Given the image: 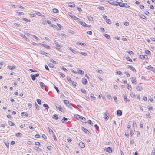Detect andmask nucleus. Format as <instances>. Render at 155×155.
Returning a JSON list of instances; mask_svg holds the SVG:
<instances>
[{
	"mask_svg": "<svg viewBox=\"0 0 155 155\" xmlns=\"http://www.w3.org/2000/svg\"><path fill=\"white\" fill-rule=\"evenodd\" d=\"M110 4H111L114 6H117V4L118 2H117V1H114V0H108L107 1Z\"/></svg>",
	"mask_w": 155,
	"mask_h": 155,
	"instance_id": "nucleus-1",
	"label": "nucleus"
},
{
	"mask_svg": "<svg viewBox=\"0 0 155 155\" xmlns=\"http://www.w3.org/2000/svg\"><path fill=\"white\" fill-rule=\"evenodd\" d=\"M56 109L62 112H64L65 111L64 109L63 108L61 107L60 105L57 104L56 105Z\"/></svg>",
	"mask_w": 155,
	"mask_h": 155,
	"instance_id": "nucleus-2",
	"label": "nucleus"
},
{
	"mask_svg": "<svg viewBox=\"0 0 155 155\" xmlns=\"http://www.w3.org/2000/svg\"><path fill=\"white\" fill-rule=\"evenodd\" d=\"M104 117L105 120L107 121L109 118V114L108 113L107 111L105 112L104 115Z\"/></svg>",
	"mask_w": 155,
	"mask_h": 155,
	"instance_id": "nucleus-3",
	"label": "nucleus"
},
{
	"mask_svg": "<svg viewBox=\"0 0 155 155\" xmlns=\"http://www.w3.org/2000/svg\"><path fill=\"white\" fill-rule=\"evenodd\" d=\"M105 151L109 153H111L112 152L111 148L109 147H106L104 149Z\"/></svg>",
	"mask_w": 155,
	"mask_h": 155,
	"instance_id": "nucleus-4",
	"label": "nucleus"
},
{
	"mask_svg": "<svg viewBox=\"0 0 155 155\" xmlns=\"http://www.w3.org/2000/svg\"><path fill=\"white\" fill-rule=\"evenodd\" d=\"M68 6L69 7H75V5L74 2H70L68 3Z\"/></svg>",
	"mask_w": 155,
	"mask_h": 155,
	"instance_id": "nucleus-5",
	"label": "nucleus"
},
{
	"mask_svg": "<svg viewBox=\"0 0 155 155\" xmlns=\"http://www.w3.org/2000/svg\"><path fill=\"white\" fill-rule=\"evenodd\" d=\"M130 79L131 80V81L132 84H137V81L135 78L133 77L130 78Z\"/></svg>",
	"mask_w": 155,
	"mask_h": 155,
	"instance_id": "nucleus-6",
	"label": "nucleus"
},
{
	"mask_svg": "<svg viewBox=\"0 0 155 155\" xmlns=\"http://www.w3.org/2000/svg\"><path fill=\"white\" fill-rule=\"evenodd\" d=\"M123 97L124 101H126V102L127 101L129 102L130 101L129 99L127 100V97L126 94H123Z\"/></svg>",
	"mask_w": 155,
	"mask_h": 155,
	"instance_id": "nucleus-7",
	"label": "nucleus"
},
{
	"mask_svg": "<svg viewBox=\"0 0 155 155\" xmlns=\"http://www.w3.org/2000/svg\"><path fill=\"white\" fill-rule=\"evenodd\" d=\"M79 145L80 147L82 148H84L85 146L84 143L82 142H80L79 143Z\"/></svg>",
	"mask_w": 155,
	"mask_h": 155,
	"instance_id": "nucleus-8",
	"label": "nucleus"
},
{
	"mask_svg": "<svg viewBox=\"0 0 155 155\" xmlns=\"http://www.w3.org/2000/svg\"><path fill=\"white\" fill-rule=\"evenodd\" d=\"M118 3L117 4L118 6L119 5L120 7H123L125 6V3H122L121 2H118Z\"/></svg>",
	"mask_w": 155,
	"mask_h": 155,
	"instance_id": "nucleus-9",
	"label": "nucleus"
},
{
	"mask_svg": "<svg viewBox=\"0 0 155 155\" xmlns=\"http://www.w3.org/2000/svg\"><path fill=\"white\" fill-rule=\"evenodd\" d=\"M82 82L84 84L86 85L87 83V81L86 79L84 78L82 79Z\"/></svg>",
	"mask_w": 155,
	"mask_h": 155,
	"instance_id": "nucleus-10",
	"label": "nucleus"
},
{
	"mask_svg": "<svg viewBox=\"0 0 155 155\" xmlns=\"http://www.w3.org/2000/svg\"><path fill=\"white\" fill-rule=\"evenodd\" d=\"M79 22L83 26L88 27V25L86 24L84 22L80 21Z\"/></svg>",
	"mask_w": 155,
	"mask_h": 155,
	"instance_id": "nucleus-11",
	"label": "nucleus"
},
{
	"mask_svg": "<svg viewBox=\"0 0 155 155\" xmlns=\"http://www.w3.org/2000/svg\"><path fill=\"white\" fill-rule=\"evenodd\" d=\"M40 85L42 88L44 89H45V85L43 83L40 82Z\"/></svg>",
	"mask_w": 155,
	"mask_h": 155,
	"instance_id": "nucleus-12",
	"label": "nucleus"
},
{
	"mask_svg": "<svg viewBox=\"0 0 155 155\" xmlns=\"http://www.w3.org/2000/svg\"><path fill=\"white\" fill-rule=\"evenodd\" d=\"M136 89L137 90L140 91L142 89V87L141 85H139L137 86Z\"/></svg>",
	"mask_w": 155,
	"mask_h": 155,
	"instance_id": "nucleus-13",
	"label": "nucleus"
},
{
	"mask_svg": "<svg viewBox=\"0 0 155 155\" xmlns=\"http://www.w3.org/2000/svg\"><path fill=\"white\" fill-rule=\"evenodd\" d=\"M33 149L37 151H39L41 150V149L36 146H34L33 147Z\"/></svg>",
	"mask_w": 155,
	"mask_h": 155,
	"instance_id": "nucleus-14",
	"label": "nucleus"
},
{
	"mask_svg": "<svg viewBox=\"0 0 155 155\" xmlns=\"http://www.w3.org/2000/svg\"><path fill=\"white\" fill-rule=\"evenodd\" d=\"M145 56H146V57H147V58H148L147 56L146 55H139V56L140 58L142 60H143L145 58Z\"/></svg>",
	"mask_w": 155,
	"mask_h": 155,
	"instance_id": "nucleus-15",
	"label": "nucleus"
},
{
	"mask_svg": "<svg viewBox=\"0 0 155 155\" xmlns=\"http://www.w3.org/2000/svg\"><path fill=\"white\" fill-rule=\"evenodd\" d=\"M117 114L118 116H120L122 115V112L120 110H118L117 111Z\"/></svg>",
	"mask_w": 155,
	"mask_h": 155,
	"instance_id": "nucleus-16",
	"label": "nucleus"
},
{
	"mask_svg": "<svg viewBox=\"0 0 155 155\" xmlns=\"http://www.w3.org/2000/svg\"><path fill=\"white\" fill-rule=\"evenodd\" d=\"M41 46H43L44 47L46 48H47V49H49V46L48 45H47L45 44H41Z\"/></svg>",
	"mask_w": 155,
	"mask_h": 155,
	"instance_id": "nucleus-17",
	"label": "nucleus"
},
{
	"mask_svg": "<svg viewBox=\"0 0 155 155\" xmlns=\"http://www.w3.org/2000/svg\"><path fill=\"white\" fill-rule=\"evenodd\" d=\"M64 103L67 106H69L70 105L69 101L67 100H64Z\"/></svg>",
	"mask_w": 155,
	"mask_h": 155,
	"instance_id": "nucleus-18",
	"label": "nucleus"
},
{
	"mask_svg": "<svg viewBox=\"0 0 155 155\" xmlns=\"http://www.w3.org/2000/svg\"><path fill=\"white\" fill-rule=\"evenodd\" d=\"M70 16L73 18L74 19H78V18L77 17H76L74 15H73L72 13H70Z\"/></svg>",
	"mask_w": 155,
	"mask_h": 155,
	"instance_id": "nucleus-19",
	"label": "nucleus"
},
{
	"mask_svg": "<svg viewBox=\"0 0 155 155\" xmlns=\"http://www.w3.org/2000/svg\"><path fill=\"white\" fill-rule=\"evenodd\" d=\"M128 67L130 68L134 72H135L136 71L135 68L131 65H128Z\"/></svg>",
	"mask_w": 155,
	"mask_h": 155,
	"instance_id": "nucleus-20",
	"label": "nucleus"
},
{
	"mask_svg": "<svg viewBox=\"0 0 155 155\" xmlns=\"http://www.w3.org/2000/svg\"><path fill=\"white\" fill-rule=\"evenodd\" d=\"M138 16L141 18L144 19H146V17L145 15L142 14H139V15Z\"/></svg>",
	"mask_w": 155,
	"mask_h": 155,
	"instance_id": "nucleus-21",
	"label": "nucleus"
},
{
	"mask_svg": "<svg viewBox=\"0 0 155 155\" xmlns=\"http://www.w3.org/2000/svg\"><path fill=\"white\" fill-rule=\"evenodd\" d=\"M7 67L10 70L14 69L15 68V66H8Z\"/></svg>",
	"mask_w": 155,
	"mask_h": 155,
	"instance_id": "nucleus-22",
	"label": "nucleus"
},
{
	"mask_svg": "<svg viewBox=\"0 0 155 155\" xmlns=\"http://www.w3.org/2000/svg\"><path fill=\"white\" fill-rule=\"evenodd\" d=\"M39 53H40L42 55H46V54H47V53H46L42 50H41L40 51Z\"/></svg>",
	"mask_w": 155,
	"mask_h": 155,
	"instance_id": "nucleus-23",
	"label": "nucleus"
},
{
	"mask_svg": "<svg viewBox=\"0 0 155 155\" xmlns=\"http://www.w3.org/2000/svg\"><path fill=\"white\" fill-rule=\"evenodd\" d=\"M68 120V118L64 117L62 120H61V122L62 123H64L65 122H66Z\"/></svg>",
	"mask_w": 155,
	"mask_h": 155,
	"instance_id": "nucleus-24",
	"label": "nucleus"
},
{
	"mask_svg": "<svg viewBox=\"0 0 155 155\" xmlns=\"http://www.w3.org/2000/svg\"><path fill=\"white\" fill-rule=\"evenodd\" d=\"M15 135L17 137H21L22 136V134L21 133H16Z\"/></svg>",
	"mask_w": 155,
	"mask_h": 155,
	"instance_id": "nucleus-25",
	"label": "nucleus"
},
{
	"mask_svg": "<svg viewBox=\"0 0 155 155\" xmlns=\"http://www.w3.org/2000/svg\"><path fill=\"white\" fill-rule=\"evenodd\" d=\"M74 116L75 117H76L78 119H81L82 117V116H80L78 114H75L74 115Z\"/></svg>",
	"mask_w": 155,
	"mask_h": 155,
	"instance_id": "nucleus-26",
	"label": "nucleus"
},
{
	"mask_svg": "<svg viewBox=\"0 0 155 155\" xmlns=\"http://www.w3.org/2000/svg\"><path fill=\"white\" fill-rule=\"evenodd\" d=\"M21 115L22 116H26L27 117L28 116V114L25 112H22L21 113Z\"/></svg>",
	"mask_w": 155,
	"mask_h": 155,
	"instance_id": "nucleus-27",
	"label": "nucleus"
},
{
	"mask_svg": "<svg viewBox=\"0 0 155 155\" xmlns=\"http://www.w3.org/2000/svg\"><path fill=\"white\" fill-rule=\"evenodd\" d=\"M78 73L82 75L84 74V72L82 70H79L78 71Z\"/></svg>",
	"mask_w": 155,
	"mask_h": 155,
	"instance_id": "nucleus-28",
	"label": "nucleus"
},
{
	"mask_svg": "<svg viewBox=\"0 0 155 155\" xmlns=\"http://www.w3.org/2000/svg\"><path fill=\"white\" fill-rule=\"evenodd\" d=\"M70 50L72 51L74 54H76L78 52L75 50L70 48Z\"/></svg>",
	"mask_w": 155,
	"mask_h": 155,
	"instance_id": "nucleus-29",
	"label": "nucleus"
},
{
	"mask_svg": "<svg viewBox=\"0 0 155 155\" xmlns=\"http://www.w3.org/2000/svg\"><path fill=\"white\" fill-rule=\"evenodd\" d=\"M82 130L85 133L87 134L88 132V131L87 129L84 128L83 127H82Z\"/></svg>",
	"mask_w": 155,
	"mask_h": 155,
	"instance_id": "nucleus-30",
	"label": "nucleus"
},
{
	"mask_svg": "<svg viewBox=\"0 0 155 155\" xmlns=\"http://www.w3.org/2000/svg\"><path fill=\"white\" fill-rule=\"evenodd\" d=\"M52 117L53 119H55V120H57L58 119V116L56 114L54 115Z\"/></svg>",
	"mask_w": 155,
	"mask_h": 155,
	"instance_id": "nucleus-31",
	"label": "nucleus"
},
{
	"mask_svg": "<svg viewBox=\"0 0 155 155\" xmlns=\"http://www.w3.org/2000/svg\"><path fill=\"white\" fill-rule=\"evenodd\" d=\"M81 119L82 120V122L85 123H86V119L85 118L82 116Z\"/></svg>",
	"mask_w": 155,
	"mask_h": 155,
	"instance_id": "nucleus-32",
	"label": "nucleus"
},
{
	"mask_svg": "<svg viewBox=\"0 0 155 155\" xmlns=\"http://www.w3.org/2000/svg\"><path fill=\"white\" fill-rule=\"evenodd\" d=\"M104 36L106 38H107V39H109L110 38V36L108 34H104Z\"/></svg>",
	"mask_w": 155,
	"mask_h": 155,
	"instance_id": "nucleus-33",
	"label": "nucleus"
},
{
	"mask_svg": "<svg viewBox=\"0 0 155 155\" xmlns=\"http://www.w3.org/2000/svg\"><path fill=\"white\" fill-rule=\"evenodd\" d=\"M54 43L56 45V46L58 47H62L63 46L58 44V43L57 41H54Z\"/></svg>",
	"mask_w": 155,
	"mask_h": 155,
	"instance_id": "nucleus-34",
	"label": "nucleus"
},
{
	"mask_svg": "<svg viewBox=\"0 0 155 155\" xmlns=\"http://www.w3.org/2000/svg\"><path fill=\"white\" fill-rule=\"evenodd\" d=\"M53 12L55 13H58L59 11L56 8H54L53 9Z\"/></svg>",
	"mask_w": 155,
	"mask_h": 155,
	"instance_id": "nucleus-35",
	"label": "nucleus"
},
{
	"mask_svg": "<svg viewBox=\"0 0 155 155\" xmlns=\"http://www.w3.org/2000/svg\"><path fill=\"white\" fill-rule=\"evenodd\" d=\"M37 102L40 105L41 104V101L40 99H37Z\"/></svg>",
	"mask_w": 155,
	"mask_h": 155,
	"instance_id": "nucleus-36",
	"label": "nucleus"
},
{
	"mask_svg": "<svg viewBox=\"0 0 155 155\" xmlns=\"http://www.w3.org/2000/svg\"><path fill=\"white\" fill-rule=\"evenodd\" d=\"M126 59L128 60V61H129L130 62H132V60L129 57H126Z\"/></svg>",
	"mask_w": 155,
	"mask_h": 155,
	"instance_id": "nucleus-37",
	"label": "nucleus"
},
{
	"mask_svg": "<svg viewBox=\"0 0 155 155\" xmlns=\"http://www.w3.org/2000/svg\"><path fill=\"white\" fill-rule=\"evenodd\" d=\"M30 76L33 81H34L35 79V77L34 75L31 74Z\"/></svg>",
	"mask_w": 155,
	"mask_h": 155,
	"instance_id": "nucleus-38",
	"label": "nucleus"
},
{
	"mask_svg": "<svg viewBox=\"0 0 155 155\" xmlns=\"http://www.w3.org/2000/svg\"><path fill=\"white\" fill-rule=\"evenodd\" d=\"M35 106H36V108L37 109V110H40V107L38 105V104H37V103H35Z\"/></svg>",
	"mask_w": 155,
	"mask_h": 155,
	"instance_id": "nucleus-39",
	"label": "nucleus"
},
{
	"mask_svg": "<svg viewBox=\"0 0 155 155\" xmlns=\"http://www.w3.org/2000/svg\"><path fill=\"white\" fill-rule=\"evenodd\" d=\"M130 95L132 97H134L135 96V94L133 92H131L130 93Z\"/></svg>",
	"mask_w": 155,
	"mask_h": 155,
	"instance_id": "nucleus-40",
	"label": "nucleus"
},
{
	"mask_svg": "<svg viewBox=\"0 0 155 155\" xmlns=\"http://www.w3.org/2000/svg\"><path fill=\"white\" fill-rule=\"evenodd\" d=\"M43 106L44 107H45L46 109H48L49 108V107L46 104H44Z\"/></svg>",
	"mask_w": 155,
	"mask_h": 155,
	"instance_id": "nucleus-41",
	"label": "nucleus"
},
{
	"mask_svg": "<svg viewBox=\"0 0 155 155\" xmlns=\"http://www.w3.org/2000/svg\"><path fill=\"white\" fill-rule=\"evenodd\" d=\"M54 88L56 89L57 93H59L60 91H59V90L58 88L57 87L54 85Z\"/></svg>",
	"mask_w": 155,
	"mask_h": 155,
	"instance_id": "nucleus-42",
	"label": "nucleus"
},
{
	"mask_svg": "<svg viewBox=\"0 0 155 155\" xmlns=\"http://www.w3.org/2000/svg\"><path fill=\"white\" fill-rule=\"evenodd\" d=\"M87 123L88 124L91 125L92 126L93 125V122L90 120H88L87 121Z\"/></svg>",
	"mask_w": 155,
	"mask_h": 155,
	"instance_id": "nucleus-43",
	"label": "nucleus"
},
{
	"mask_svg": "<svg viewBox=\"0 0 155 155\" xmlns=\"http://www.w3.org/2000/svg\"><path fill=\"white\" fill-rule=\"evenodd\" d=\"M106 22L109 24H110L111 23V22L110 19H107V20H106Z\"/></svg>",
	"mask_w": 155,
	"mask_h": 155,
	"instance_id": "nucleus-44",
	"label": "nucleus"
},
{
	"mask_svg": "<svg viewBox=\"0 0 155 155\" xmlns=\"http://www.w3.org/2000/svg\"><path fill=\"white\" fill-rule=\"evenodd\" d=\"M67 80H68V81L69 82H72V80L71 79V78L69 77H67Z\"/></svg>",
	"mask_w": 155,
	"mask_h": 155,
	"instance_id": "nucleus-45",
	"label": "nucleus"
},
{
	"mask_svg": "<svg viewBox=\"0 0 155 155\" xmlns=\"http://www.w3.org/2000/svg\"><path fill=\"white\" fill-rule=\"evenodd\" d=\"M116 73L117 74H119L120 75H122V72L120 71H117Z\"/></svg>",
	"mask_w": 155,
	"mask_h": 155,
	"instance_id": "nucleus-46",
	"label": "nucleus"
},
{
	"mask_svg": "<svg viewBox=\"0 0 155 155\" xmlns=\"http://www.w3.org/2000/svg\"><path fill=\"white\" fill-rule=\"evenodd\" d=\"M80 54H82V55H83L84 56H86L87 55V53L86 52H80Z\"/></svg>",
	"mask_w": 155,
	"mask_h": 155,
	"instance_id": "nucleus-47",
	"label": "nucleus"
},
{
	"mask_svg": "<svg viewBox=\"0 0 155 155\" xmlns=\"http://www.w3.org/2000/svg\"><path fill=\"white\" fill-rule=\"evenodd\" d=\"M16 13H17L18 14H20V15H24V13L23 12H18L17 11L16 12Z\"/></svg>",
	"mask_w": 155,
	"mask_h": 155,
	"instance_id": "nucleus-48",
	"label": "nucleus"
},
{
	"mask_svg": "<svg viewBox=\"0 0 155 155\" xmlns=\"http://www.w3.org/2000/svg\"><path fill=\"white\" fill-rule=\"evenodd\" d=\"M59 74L63 78H64L65 77V76L62 72H59Z\"/></svg>",
	"mask_w": 155,
	"mask_h": 155,
	"instance_id": "nucleus-49",
	"label": "nucleus"
},
{
	"mask_svg": "<svg viewBox=\"0 0 155 155\" xmlns=\"http://www.w3.org/2000/svg\"><path fill=\"white\" fill-rule=\"evenodd\" d=\"M22 19L24 21H28V22L30 21V20H28V19H27L26 18H22Z\"/></svg>",
	"mask_w": 155,
	"mask_h": 155,
	"instance_id": "nucleus-50",
	"label": "nucleus"
},
{
	"mask_svg": "<svg viewBox=\"0 0 155 155\" xmlns=\"http://www.w3.org/2000/svg\"><path fill=\"white\" fill-rule=\"evenodd\" d=\"M127 88L130 91L131 90L132 88L131 87V86L130 85H128Z\"/></svg>",
	"mask_w": 155,
	"mask_h": 155,
	"instance_id": "nucleus-51",
	"label": "nucleus"
},
{
	"mask_svg": "<svg viewBox=\"0 0 155 155\" xmlns=\"http://www.w3.org/2000/svg\"><path fill=\"white\" fill-rule=\"evenodd\" d=\"M20 36H21L23 38H26L27 39H28V38H26V37L25 35L21 34L20 35Z\"/></svg>",
	"mask_w": 155,
	"mask_h": 155,
	"instance_id": "nucleus-52",
	"label": "nucleus"
},
{
	"mask_svg": "<svg viewBox=\"0 0 155 155\" xmlns=\"http://www.w3.org/2000/svg\"><path fill=\"white\" fill-rule=\"evenodd\" d=\"M71 82L72 83V84L73 86H76V82L72 81V82Z\"/></svg>",
	"mask_w": 155,
	"mask_h": 155,
	"instance_id": "nucleus-53",
	"label": "nucleus"
},
{
	"mask_svg": "<svg viewBox=\"0 0 155 155\" xmlns=\"http://www.w3.org/2000/svg\"><path fill=\"white\" fill-rule=\"evenodd\" d=\"M127 52L131 55H133L134 54L133 52L131 51H127Z\"/></svg>",
	"mask_w": 155,
	"mask_h": 155,
	"instance_id": "nucleus-54",
	"label": "nucleus"
},
{
	"mask_svg": "<svg viewBox=\"0 0 155 155\" xmlns=\"http://www.w3.org/2000/svg\"><path fill=\"white\" fill-rule=\"evenodd\" d=\"M145 52L146 54H149L150 53V51L147 50H145Z\"/></svg>",
	"mask_w": 155,
	"mask_h": 155,
	"instance_id": "nucleus-55",
	"label": "nucleus"
},
{
	"mask_svg": "<svg viewBox=\"0 0 155 155\" xmlns=\"http://www.w3.org/2000/svg\"><path fill=\"white\" fill-rule=\"evenodd\" d=\"M134 133V130H131L130 131V135H131V136H132L133 135Z\"/></svg>",
	"mask_w": 155,
	"mask_h": 155,
	"instance_id": "nucleus-56",
	"label": "nucleus"
},
{
	"mask_svg": "<svg viewBox=\"0 0 155 155\" xmlns=\"http://www.w3.org/2000/svg\"><path fill=\"white\" fill-rule=\"evenodd\" d=\"M146 116L148 118H150L151 117V116H150V114L149 113H147L146 114Z\"/></svg>",
	"mask_w": 155,
	"mask_h": 155,
	"instance_id": "nucleus-57",
	"label": "nucleus"
},
{
	"mask_svg": "<svg viewBox=\"0 0 155 155\" xmlns=\"http://www.w3.org/2000/svg\"><path fill=\"white\" fill-rule=\"evenodd\" d=\"M147 108L150 110H153V108L151 107H148Z\"/></svg>",
	"mask_w": 155,
	"mask_h": 155,
	"instance_id": "nucleus-58",
	"label": "nucleus"
},
{
	"mask_svg": "<svg viewBox=\"0 0 155 155\" xmlns=\"http://www.w3.org/2000/svg\"><path fill=\"white\" fill-rule=\"evenodd\" d=\"M81 91L84 94L86 93V91L84 89H81Z\"/></svg>",
	"mask_w": 155,
	"mask_h": 155,
	"instance_id": "nucleus-59",
	"label": "nucleus"
},
{
	"mask_svg": "<svg viewBox=\"0 0 155 155\" xmlns=\"http://www.w3.org/2000/svg\"><path fill=\"white\" fill-rule=\"evenodd\" d=\"M97 71L100 74H101L103 72V71L102 70H97Z\"/></svg>",
	"mask_w": 155,
	"mask_h": 155,
	"instance_id": "nucleus-60",
	"label": "nucleus"
},
{
	"mask_svg": "<svg viewBox=\"0 0 155 155\" xmlns=\"http://www.w3.org/2000/svg\"><path fill=\"white\" fill-rule=\"evenodd\" d=\"M124 7L126 8H129L130 7L127 4L125 3V6Z\"/></svg>",
	"mask_w": 155,
	"mask_h": 155,
	"instance_id": "nucleus-61",
	"label": "nucleus"
},
{
	"mask_svg": "<svg viewBox=\"0 0 155 155\" xmlns=\"http://www.w3.org/2000/svg\"><path fill=\"white\" fill-rule=\"evenodd\" d=\"M9 124L10 126H13L14 125V124L11 121H9Z\"/></svg>",
	"mask_w": 155,
	"mask_h": 155,
	"instance_id": "nucleus-62",
	"label": "nucleus"
},
{
	"mask_svg": "<svg viewBox=\"0 0 155 155\" xmlns=\"http://www.w3.org/2000/svg\"><path fill=\"white\" fill-rule=\"evenodd\" d=\"M35 137L36 138H39L40 137V136L39 134H36L35 136Z\"/></svg>",
	"mask_w": 155,
	"mask_h": 155,
	"instance_id": "nucleus-63",
	"label": "nucleus"
},
{
	"mask_svg": "<svg viewBox=\"0 0 155 155\" xmlns=\"http://www.w3.org/2000/svg\"><path fill=\"white\" fill-rule=\"evenodd\" d=\"M87 33L88 34H89L90 35H92V32L91 31H88L87 32Z\"/></svg>",
	"mask_w": 155,
	"mask_h": 155,
	"instance_id": "nucleus-64",
	"label": "nucleus"
}]
</instances>
